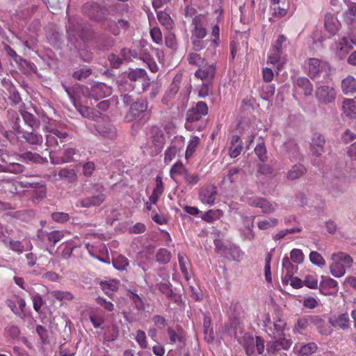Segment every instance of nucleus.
Here are the masks:
<instances>
[{
	"label": "nucleus",
	"instance_id": "obj_49",
	"mask_svg": "<svg viewBox=\"0 0 356 356\" xmlns=\"http://www.w3.org/2000/svg\"><path fill=\"white\" fill-rule=\"evenodd\" d=\"M135 339L141 348L145 349L148 347L147 338L145 331L138 330L136 331Z\"/></svg>",
	"mask_w": 356,
	"mask_h": 356
},
{
	"label": "nucleus",
	"instance_id": "obj_34",
	"mask_svg": "<svg viewBox=\"0 0 356 356\" xmlns=\"http://www.w3.org/2000/svg\"><path fill=\"white\" fill-rule=\"evenodd\" d=\"M170 259L171 253L168 250L165 248H161L156 252V260L158 263L166 264L170 262Z\"/></svg>",
	"mask_w": 356,
	"mask_h": 356
},
{
	"label": "nucleus",
	"instance_id": "obj_53",
	"mask_svg": "<svg viewBox=\"0 0 356 356\" xmlns=\"http://www.w3.org/2000/svg\"><path fill=\"white\" fill-rule=\"evenodd\" d=\"M157 18L161 24L165 26L167 29L172 27V20L168 13L165 12H159L157 14Z\"/></svg>",
	"mask_w": 356,
	"mask_h": 356
},
{
	"label": "nucleus",
	"instance_id": "obj_57",
	"mask_svg": "<svg viewBox=\"0 0 356 356\" xmlns=\"http://www.w3.org/2000/svg\"><path fill=\"white\" fill-rule=\"evenodd\" d=\"M254 152L261 161H264L266 160L267 151L264 142L257 145L254 148Z\"/></svg>",
	"mask_w": 356,
	"mask_h": 356
},
{
	"label": "nucleus",
	"instance_id": "obj_26",
	"mask_svg": "<svg viewBox=\"0 0 356 356\" xmlns=\"http://www.w3.org/2000/svg\"><path fill=\"white\" fill-rule=\"evenodd\" d=\"M78 150L74 147H67L65 149L62 156L58 157L57 160L52 162L55 164H60L64 163H70L74 161V156L77 154Z\"/></svg>",
	"mask_w": 356,
	"mask_h": 356
},
{
	"label": "nucleus",
	"instance_id": "obj_54",
	"mask_svg": "<svg viewBox=\"0 0 356 356\" xmlns=\"http://www.w3.org/2000/svg\"><path fill=\"white\" fill-rule=\"evenodd\" d=\"M271 259H272V254L270 252H268L266 256V258H265L266 264H265V266H264L265 278L268 282H272V276H271V272H270Z\"/></svg>",
	"mask_w": 356,
	"mask_h": 356
},
{
	"label": "nucleus",
	"instance_id": "obj_9",
	"mask_svg": "<svg viewBox=\"0 0 356 356\" xmlns=\"http://www.w3.org/2000/svg\"><path fill=\"white\" fill-rule=\"evenodd\" d=\"M148 105L146 100H139L134 102L129 108V111L126 113L124 120L127 122H133L134 120L139 118L147 109Z\"/></svg>",
	"mask_w": 356,
	"mask_h": 356
},
{
	"label": "nucleus",
	"instance_id": "obj_14",
	"mask_svg": "<svg viewBox=\"0 0 356 356\" xmlns=\"http://www.w3.org/2000/svg\"><path fill=\"white\" fill-rule=\"evenodd\" d=\"M319 290L325 296L334 295L338 291V282L330 277H323L319 284Z\"/></svg>",
	"mask_w": 356,
	"mask_h": 356
},
{
	"label": "nucleus",
	"instance_id": "obj_17",
	"mask_svg": "<svg viewBox=\"0 0 356 356\" xmlns=\"http://www.w3.org/2000/svg\"><path fill=\"white\" fill-rule=\"evenodd\" d=\"M289 346V341L284 338L282 340L269 341L266 345L267 354L264 356H273L282 348L286 349Z\"/></svg>",
	"mask_w": 356,
	"mask_h": 356
},
{
	"label": "nucleus",
	"instance_id": "obj_23",
	"mask_svg": "<svg viewBox=\"0 0 356 356\" xmlns=\"http://www.w3.org/2000/svg\"><path fill=\"white\" fill-rule=\"evenodd\" d=\"M243 149L242 141L240 136H233L231 140V145L229 147V156L232 158L237 157Z\"/></svg>",
	"mask_w": 356,
	"mask_h": 356
},
{
	"label": "nucleus",
	"instance_id": "obj_64",
	"mask_svg": "<svg viewBox=\"0 0 356 356\" xmlns=\"http://www.w3.org/2000/svg\"><path fill=\"white\" fill-rule=\"evenodd\" d=\"M32 301L34 310L39 313L41 307L44 304L42 297L40 294L36 293L32 296Z\"/></svg>",
	"mask_w": 356,
	"mask_h": 356
},
{
	"label": "nucleus",
	"instance_id": "obj_56",
	"mask_svg": "<svg viewBox=\"0 0 356 356\" xmlns=\"http://www.w3.org/2000/svg\"><path fill=\"white\" fill-rule=\"evenodd\" d=\"M290 260L296 264H301L304 261V254L300 249H293L290 253Z\"/></svg>",
	"mask_w": 356,
	"mask_h": 356
},
{
	"label": "nucleus",
	"instance_id": "obj_47",
	"mask_svg": "<svg viewBox=\"0 0 356 356\" xmlns=\"http://www.w3.org/2000/svg\"><path fill=\"white\" fill-rule=\"evenodd\" d=\"M211 325V321L210 317H204L203 322L204 333L206 337H209L208 341H212L214 338L213 330Z\"/></svg>",
	"mask_w": 356,
	"mask_h": 356
},
{
	"label": "nucleus",
	"instance_id": "obj_32",
	"mask_svg": "<svg viewBox=\"0 0 356 356\" xmlns=\"http://www.w3.org/2000/svg\"><path fill=\"white\" fill-rule=\"evenodd\" d=\"M223 216V212L220 209H210L205 212L202 216V219L207 222L211 223L219 220Z\"/></svg>",
	"mask_w": 356,
	"mask_h": 356
},
{
	"label": "nucleus",
	"instance_id": "obj_59",
	"mask_svg": "<svg viewBox=\"0 0 356 356\" xmlns=\"http://www.w3.org/2000/svg\"><path fill=\"white\" fill-rule=\"evenodd\" d=\"M286 37L282 34L279 35L277 40L274 42V43L272 44L271 48L274 49V51H276L277 52H282L283 53L284 48H283V44L286 41Z\"/></svg>",
	"mask_w": 356,
	"mask_h": 356
},
{
	"label": "nucleus",
	"instance_id": "obj_20",
	"mask_svg": "<svg viewBox=\"0 0 356 356\" xmlns=\"http://www.w3.org/2000/svg\"><path fill=\"white\" fill-rule=\"evenodd\" d=\"M324 26L326 31L334 35L339 31L340 23L332 14H327L325 17Z\"/></svg>",
	"mask_w": 356,
	"mask_h": 356
},
{
	"label": "nucleus",
	"instance_id": "obj_11",
	"mask_svg": "<svg viewBox=\"0 0 356 356\" xmlns=\"http://www.w3.org/2000/svg\"><path fill=\"white\" fill-rule=\"evenodd\" d=\"M106 198L105 193L99 192L81 198L78 201L77 206L84 208L99 207L106 200Z\"/></svg>",
	"mask_w": 356,
	"mask_h": 356
},
{
	"label": "nucleus",
	"instance_id": "obj_63",
	"mask_svg": "<svg viewBox=\"0 0 356 356\" xmlns=\"http://www.w3.org/2000/svg\"><path fill=\"white\" fill-rule=\"evenodd\" d=\"M7 246L10 250L18 254L22 253L24 250L23 244L19 241H13L10 239Z\"/></svg>",
	"mask_w": 356,
	"mask_h": 356
},
{
	"label": "nucleus",
	"instance_id": "obj_46",
	"mask_svg": "<svg viewBox=\"0 0 356 356\" xmlns=\"http://www.w3.org/2000/svg\"><path fill=\"white\" fill-rule=\"evenodd\" d=\"M178 261H179V264L180 269H181L182 273L185 276H187L188 274V264H189L188 257H186V255L184 253L179 252L178 254Z\"/></svg>",
	"mask_w": 356,
	"mask_h": 356
},
{
	"label": "nucleus",
	"instance_id": "obj_16",
	"mask_svg": "<svg viewBox=\"0 0 356 356\" xmlns=\"http://www.w3.org/2000/svg\"><path fill=\"white\" fill-rule=\"evenodd\" d=\"M216 66L213 64L204 65L195 72V76L202 81H209L214 77Z\"/></svg>",
	"mask_w": 356,
	"mask_h": 356
},
{
	"label": "nucleus",
	"instance_id": "obj_39",
	"mask_svg": "<svg viewBox=\"0 0 356 356\" xmlns=\"http://www.w3.org/2000/svg\"><path fill=\"white\" fill-rule=\"evenodd\" d=\"M187 169L185 168V166L183 165L181 162H176L171 168L170 170V177L175 180V176L176 175H184L186 173Z\"/></svg>",
	"mask_w": 356,
	"mask_h": 356
},
{
	"label": "nucleus",
	"instance_id": "obj_33",
	"mask_svg": "<svg viewBox=\"0 0 356 356\" xmlns=\"http://www.w3.org/2000/svg\"><path fill=\"white\" fill-rule=\"evenodd\" d=\"M243 346L248 355H251L254 353V339L250 334H245L243 337Z\"/></svg>",
	"mask_w": 356,
	"mask_h": 356
},
{
	"label": "nucleus",
	"instance_id": "obj_3",
	"mask_svg": "<svg viewBox=\"0 0 356 356\" xmlns=\"http://www.w3.org/2000/svg\"><path fill=\"white\" fill-rule=\"evenodd\" d=\"M208 113V106L203 102H198L195 106L190 108L186 113V122L185 127L187 130L193 131L196 128L193 125V122L199 121L203 116Z\"/></svg>",
	"mask_w": 356,
	"mask_h": 356
},
{
	"label": "nucleus",
	"instance_id": "obj_7",
	"mask_svg": "<svg viewBox=\"0 0 356 356\" xmlns=\"http://www.w3.org/2000/svg\"><path fill=\"white\" fill-rule=\"evenodd\" d=\"M286 326L285 320L282 318V315L277 312L275 316L273 318V324L269 327L268 333L274 339L284 338V330Z\"/></svg>",
	"mask_w": 356,
	"mask_h": 356
},
{
	"label": "nucleus",
	"instance_id": "obj_31",
	"mask_svg": "<svg viewBox=\"0 0 356 356\" xmlns=\"http://www.w3.org/2000/svg\"><path fill=\"white\" fill-rule=\"evenodd\" d=\"M334 90H316V96L321 103L328 104L335 99Z\"/></svg>",
	"mask_w": 356,
	"mask_h": 356
},
{
	"label": "nucleus",
	"instance_id": "obj_55",
	"mask_svg": "<svg viewBox=\"0 0 356 356\" xmlns=\"http://www.w3.org/2000/svg\"><path fill=\"white\" fill-rule=\"evenodd\" d=\"M310 261L315 265L323 266L325 265V261L321 254L316 251H312L309 254Z\"/></svg>",
	"mask_w": 356,
	"mask_h": 356
},
{
	"label": "nucleus",
	"instance_id": "obj_4",
	"mask_svg": "<svg viewBox=\"0 0 356 356\" xmlns=\"http://www.w3.org/2000/svg\"><path fill=\"white\" fill-rule=\"evenodd\" d=\"M83 13L95 21H102L108 15L107 8L95 2L86 3L82 8Z\"/></svg>",
	"mask_w": 356,
	"mask_h": 356
},
{
	"label": "nucleus",
	"instance_id": "obj_8",
	"mask_svg": "<svg viewBox=\"0 0 356 356\" xmlns=\"http://www.w3.org/2000/svg\"><path fill=\"white\" fill-rule=\"evenodd\" d=\"M250 206L259 208L264 214H270L276 210L277 204H273L267 199L261 197H250L248 199Z\"/></svg>",
	"mask_w": 356,
	"mask_h": 356
},
{
	"label": "nucleus",
	"instance_id": "obj_58",
	"mask_svg": "<svg viewBox=\"0 0 356 356\" xmlns=\"http://www.w3.org/2000/svg\"><path fill=\"white\" fill-rule=\"evenodd\" d=\"M178 149L175 145H171L165 152L164 154V162L168 164L175 157Z\"/></svg>",
	"mask_w": 356,
	"mask_h": 356
},
{
	"label": "nucleus",
	"instance_id": "obj_40",
	"mask_svg": "<svg viewBox=\"0 0 356 356\" xmlns=\"http://www.w3.org/2000/svg\"><path fill=\"white\" fill-rule=\"evenodd\" d=\"M282 266L286 270V277H291L298 270L297 266L293 265L287 257L283 258Z\"/></svg>",
	"mask_w": 356,
	"mask_h": 356
},
{
	"label": "nucleus",
	"instance_id": "obj_44",
	"mask_svg": "<svg viewBox=\"0 0 356 356\" xmlns=\"http://www.w3.org/2000/svg\"><path fill=\"white\" fill-rule=\"evenodd\" d=\"M278 223V220L275 218H270L267 220H259L257 223L258 228L261 230H266L275 227Z\"/></svg>",
	"mask_w": 356,
	"mask_h": 356
},
{
	"label": "nucleus",
	"instance_id": "obj_48",
	"mask_svg": "<svg viewBox=\"0 0 356 356\" xmlns=\"http://www.w3.org/2000/svg\"><path fill=\"white\" fill-rule=\"evenodd\" d=\"M284 147L289 152V156L293 158L299 156V148L297 144L293 140H289L284 144Z\"/></svg>",
	"mask_w": 356,
	"mask_h": 356
},
{
	"label": "nucleus",
	"instance_id": "obj_2",
	"mask_svg": "<svg viewBox=\"0 0 356 356\" xmlns=\"http://www.w3.org/2000/svg\"><path fill=\"white\" fill-rule=\"evenodd\" d=\"M332 263L330 266L331 274L335 277H341L346 273V268L352 266L353 258L348 254L339 252L332 255Z\"/></svg>",
	"mask_w": 356,
	"mask_h": 356
},
{
	"label": "nucleus",
	"instance_id": "obj_28",
	"mask_svg": "<svg viewBox=\"0 0 356 356\" xmlns=\"http://www.w3.org/2000/svg\"><path fill=\"white\" fill-rule=\"evenodd\" d=\"M348 179L341 175V172H336L334 178L332 180V187L339 191H342L348 185Z\"/></svg>",
	"mask_w": 356,
	"mask_h": 356
},
{
	"label": "nucleus",
	"instance_id": "obj_38",
	"mask_svg": "<svg viewBox=\"0 0 356 356\" xmlns=\"http://www.w3.org/2000/svg\"><path fill=\"white\" fill-rule=\"evenodd\" d=\"M200 138L198 136H192L190 139L186 150V158L188 159L191 157L194 152H195L197 146L200 144Z\"/></svg>",
	"mask_w": 356,
	"mask_h": 356
},
{
	"label": "nucleus",
	"instance_id": "obj_27",
	"mask_svg": "<svg viewBox=\"0 0 356 356\" xmlns=\"http://www.w3.org/2000/svg\"><path fill=\"white\" fill-rule=\"evenodd\" d=\"M343 21L348 24H351L356 19V3L350 2L348 5V9L343 13Z\"/></svg>",
	"mask_w": 356,
	"mask_h": 356
},
{
	"label": "nucleus",
	"instance_id": "obj_18",
	"mask_svg": "<svg viewBox=\"0 0 356 356\" xmlns=\"http://www.w3.org/2000/svg\"><path fill=\"white\" fill-rule=\"evenodd\" d=\"M193 29L192 30V38L203 39L207 35V30L203 26L200 17L195 16L192 20Z\"/></svg>",
	"mask_w": 356,
	"mask_h": 356
},
{
	"label": "nucleus",
	"instance_id": "obj_35",
	"mask_svg": "<svg viewBox=\"0 0 356 356\" xmlns=\"http://www.w3.org/2000/svg\"><path fill=\"white\" fill-rule=\"evenodd\" d=\"M146 75L147 73L145 70L136 68L129 73L128 78L131 81H140L145 80Z\"/></svg>",
	"mask_w": 356,
	"mask_h": 356
},
{
	"label": "nucleus",
	"instance_id": "obj_36",
	"mask_svg": "<svg viewBox=\"0 0 356 356\" xmlns=\"http://www.w3.org/2000/svg\"><path fill=\"white\" fill-rule=\"evenodd\" d=\"M343 109L347 116L350 118H356L355 107L353 99H345L343 102Z\"/></svg>",
	"mask_w": 356,
	"mask_h": 356
},
{
	"label": "nucleus",
	"instance_id": "obj_25",
	"mask_svg": "<svg viewBox=\"0 0 356 356\" xmlns=\"http://www.w3.org/2000/svg\"><path fill=\"white\" fill-rule=\"evenodd\" d=\"M282 54L283 53L277 52L271 48L268 56L267 63L273 65H277V69L280 70V67H282V65L285 63L286 61V59L284 56H282Z\"/></svg>",
	"mask_w": 356,
	"mask_h": 356
},
{
	"label": "nucleus",
	"instance_id": "obj_12",
	"mask_svg": "<svg viewBox=\"0 0 356 356\" xmlns=\"http://www.w3.org/2000/svg\"><path fill=\"white\" fill-rule=\"evenodd\" d=\"M218 195L217 188L214 186H207L200 188L199 199L205 204L213 205Z\"/></svg>",
	"mask_w": 356,
	"mask_h": 356
},
{
	"label": "nucleus",
	"instance_id": "obj_1",
	"mask_svg": "<svg viewBox=\"0 0 356 356\" xmlns=\"http://www.w3.org/2000/svg\"><path fill=\"white\" fill-rule=\"evenodd\" d=\"M46 150L49 152L51 162H54L53 154L60 150V144L67 142L70 139L69 134L66 131H62L57 129L46 127Z\"/></svg>",
	"mask_w": 356,
	"mask_h": 356
},
{
	"label": "nucleus",
	"instance_id": "obj_15",
	"mask_svg": "<svg viewBox=\"0 0 356 356\" xmlns=\"http://www.w3.org/2000/svg\"><path fill=\"white\" fill-rule=\"evenodd\" d=\"M325 138L318 133H315L310 143V151L315 156H320L324 152Z\"/></svg>",
	"mask_w": 356,
	"mask_h": 356
},
{
	"label": "nucleus",
	"instance_id": "obj_61",
	"mask_svg": "<svg viewBox=\"0 0 356 356\" xmlns=\"http://www.w3.org/2000/svg\"><path fill=\"white\" fill-rule=\"evenodd\" d=\"M152 143L159 149L162 148L165 143L164 135L161 130H157L155 135L153 136Z\"/></svg>",
	"mask_w": 356,
	"mask_h": 356
},
{
	"label": "nucleus",
	"instance_id": "obj_45",
	"mask_svg": "<svg viewBox=\"0 0 356 356\" xmlns=\"http://www.w3.org/2000/svg\"><path fill=\"white\" fill-rule=\"evenodd\" d=\"M58 176L61 179H67L70 181L76 179V174L74 169L62 168L58 172Z\"/></svg>",
	"mask_w": 356,
	"mask_h": 356
},
{
	"label": "nucleus",
	"instance_id": "obj_22",
	"mask_svg": "<svg viewBox=\"0 0 356 356\" xmlns=\"http://www.w3.org/2000/svg\"><path fill=\"white\" fill-rule=\"evenodd\" d=\"M21 137L31 145H40L43 141L42 135L33 131H24L21 135Z\"/></svg>",
	"mask_w": 356,
	"mask_h": 356
},
{
	"label": "nucleus",
	"instance_id": "obj_6",
	"mask_svg": "<svg viewBox=\"0 0 356 356\" xmlns=\"http://www.w3.org/2000/svg\"><path fill=\"white\" fill-rule=\"evenodd\" d=\"M97 123L95 124L96 131L104 138L114 140L117 137V130L115 127L109 122L105 121L103 118L97 116Z\"/></svg>",
	"mask_w": 356,
	"mask_h": 356
},
{
	"label": "nucleus",
	"instance_id": "obj_37",
	"mask_svg": "<svg viewBox=\"0 0 356 356\" xmlns=\"http://www.w3.org/2000/svg\"><path fill=\"white\" fill-rule=\"evenodd\" d=\"M24 122L31 128H37L39 126V121L33 114L28 111H23L21 112Z\"/></svg>",
	"mask_w": 356,
	"mask_h": 356
},
{
	"label": "nucleus",
	"instance_id": "obj_24",
	"mask_svg": "<svg viewBox=\"0 0 356 356\" xmlns=\"http://www.w3.org/2000/svg\"><path fill=\"white\" fill-rule=\"evenodd\" d=\"M19 158L26 163H43L47 162L46 158H43L38 153L26 152L19 155Z\"/></svg>",
	"mask_w": 356,
	"mask_h": 356
},
{
	"label": "nucleus",
	"instance_id": "obj_60",
	"mask_svg": "<svg viewBox=\"0 0 356 356\" xmlns=\"http://www.w3.org/2000/svg\"><path fill=\"white\" fill-rule=\"evenodd\" d=\"M211 37L213 39L211 41V45L213 46V49L218 47L220 41V28L218 25H215L212 28Z\"/></svg>",
	"mask_w": 356,
	"mask_h": 356
},
{
	"label": "nucleus",
	"instance_id": "obj_43",
	"mask_svg": "<svg viewBox=\"0 0 356 356\" xmlns=\"http://www.w3.org/2000/svg\"><path fill=\"white\" fill-rule=\"evenodd\" d=\"M51 295L58 301L71 300L74 298L73 295L69 291L56 290L52 291Z\"/></svg>",
	"mask_w": 356,
	"mask_h": 356
},
{
	"label": "nucleus",
	"instance_id": "obj_5",
	"mask_svg": "<svg viewBox=\"0 0 356 356\" xmlns=\"http://www.w3.org/2000/svg\"><path fill=\"white\" fill-rule=\"evenodd\" d=\"M354 40L348 36H343L335 41L333 51L335 56L340 60L346 57L349 51L353 49Z\"/></svg>",
	"mask_w": 356,
	"mask_h": 356
},
{
	"label": "nucleus",
	"instance_id": "obj_50",
	"mask_svg": "<svg viewBox=\"0 0 356 356\" xmlns=\"http://www.w3.org/2000/svg\"><path fill=\"white\" fill-rule=\"evenodd\" d=\"M187 60L189 64L198 67H201L205 63V59L202 58L200 55L197 53H190L188 56Z\"/></svg>",
	"mask_w": 356,
	"mask_h": 356
},
{
	"label": "nucleus",
	"instance_id": "obj_52",
	"mask_svg": "<svg viewBox=\"0 0 356 356\" xmlns=\"http://www.w3.org/2000/svg\"><path fill=\"white\" fill-rule=\"evenodd\" d=\"M309 325H311V324H310V322H309V319L308 315L301 316V317H300L298 319L297 324L295 326V327L293 329V331L295 332V331L297 330V331L300 332L299 330H305Z\"/></svg>",
	"mask_w": 356,
	"mask_h": 356
},
{
	"label": "nucleus",
	"instance_id": "obj_10",
	"mask_svg": "<svg viewBox=\"0 0 356 356\" xmlns=\"http://www.w3.org/2000/svg\"><path fill=\"white\" fill-rule=\"evenodd\" d=\"M307 64L308 74L312 79L316 77L321 72L327 73L330 71V66L327 62L316 58H309Z\"/></svg>",
	"mask_w": 356,
	"mask_h": 356
},
{
	"label": "nucleus",
	"instance_id": "obj_42",
	"mask_svg": "<svg viewBox=\"0 0 356 356\" xmlns=\"http://www.w3.org/2000/svg\"><path fill=\"white\" fill-rule=\"evenodd\" d=\"M317 350V345L314 342H310L301 346L299 350L300 356H309Z\"/></svg>",
	"mask_w": 356,
	"mask_h": 356
},
{
	"label": "nucleus",
	"instance_id": "obj_30",
	"mask_svg": "<svg viewBox=\"0 0 356 356\" xmlns=\"http://www.w3.org/2000/svg\"><path fill=\"white\" fill-rule=\"evenodd\" d=\"M332 325L334 327H339L342 329H346L349 327L350 320L347 313L341 314L337 317L330 321Z\"/></svg>",
	"mask_w": 356,
	"mask_h": 356
},
{
	"label": "nucleus",
	"instance_id": "obj_19",
	"mask_svg": "<svg viewBox=\"0 0 356 356\" xmlns=\"http://www.w3.org/2000/svg\"><path fill=\"white\" fill-rule=\"evenodd\" d=\"M44 234L48 242L53 247L64 237L63 232L60 230H54L49 233H45L41 230L38 234V237L44 240Z\"/></svg>",
	"mask_w": 356,
	"mask_h": 356
},
{
	"label": "nucleus",
	"instance_id": "obj_62",
	"mask_svg": "<svg viewBox=\"0 0 356 356\" xmlns=\"http://www.w3.org/2000/svg\"><path fill=\"white\" fill-rule=\"evenodd\" d=\"M63 245L64 248L62 250L61 255L63 259H67L71 257L75 245L71 241L66 242Z\"/></svg>",
	"mask_w": 356,
	"mask_h": 356
},
{
	"label": "nucleus",
	"instance_id": "obj_13",
	"mask_svg": "<svg viewBox=\"0 0 356 356\" xmlns=\"http://www.w3.org/2000/svg\"><path fill=\"white\" fill-rule=\"evenodd\" d=\"M78 90H66L68 95L73 99L74 102L75 103L74 95L76 94ZM83 92V97L86 100V103L88 104V101H90V104H92V100L94 99L95 102H97L99 99L104 97L106 95H109V90H106L108 92H106L104 90H99L101 94L98 96H96L97 90H81Z\"/></svg>",
	"mask_w": 356,
	"mask_h": 356
},
{
	"label": "nucleus",
	"instance_id": "obj_51",
	"mask_svg": "<svg viewBox=\"0 0 356 356\" xmlns=\"http://www.w3.org/2000/svg\"><path fill=\"white\" fill-rule=\"evenodd\" d=\"M167 334L170 338V344H175L177 342H183L184 337L181 334H179L172 327H168Z\"/></svg>",
	"mask_w": 356,
	"mask_h": 356
},
{
	"label": "nucleus",
	"instance_id": "obj_21",
	"mask_svg": "<svg viewBox=\"0 0 356 356\" xmlns=\"http://www.w3.org/2000/svg\"><path fill=\"white\" fill-rule=\"evenodd\" d=\"M307 169L304 165L298 163L293 165L288 171L286 177L289 180H296L304 176Z\"/></svg>",
	"mask_w": 356,
	"mask_h": 356
},
{
	"label": "nucleus",
	"instance_id": "obj_41",
	"mask_svg": "<svg viewBox=\"0 0 356 356\" xmlns=\"http://www.w3.org/2000/svg\"><path fill=\"white\" fill-rule=\"evenodd\" d=\"M113 266L120 270H127L129 265L128 259L123 255H119L113 260Z\"/></svg>",
	"mask_w": 356,
	"mask_h": 356
},
{
	"label": "nucleus",
	"instance_id": "obj_29",
	"mask_svg": "<svg viewBox=\"0 0 356 356\" xmlns=\"http://www.w3.org/2000/svg\"><path fill=\"white\" fill-rule=\"evenodd\" d=\"M24 167L23 165L15 162H11L7 159L1 172L19 174L24 171Z\"/></svg>",
	"mask_w": 356,
	"mask_h": 356
}]
</instances>
